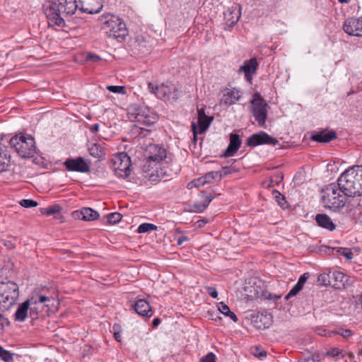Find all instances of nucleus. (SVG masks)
<instances>
[{
	"label": "nucleus",
	"instance_id": "59",
	"mask_svg": "<svg viewBox=\"0 0 362 362\" xmlns=\"http://www.w3.org/2000/svg\"><path fill=\"white\" fill-rule=\"evenodd\" d=\"M114 337L115 339L117 341H121V336H120V332H115L114 333Z\"/></svg>",
	"mask_w": 362,
	"mask_h": 362
},
{
	"label": "nucleus",
	"instance_id": "17",
	"mask_svg": "<svg viewBox=\"0 0 362 362\" xmlns=\"http://www.w3.org/2000/svg\"><path fill=\"white\" fill-rule=\"evenodd\" d=\"M103 0H78V9L90 14L98 13L103 8Z\"/></svg>",
	"mask_w": 362,
	"mask_h": 362
},
{
	"label": "nucleus",
	"instance_id": "11",
	"mask_svg": "<svg viewBox=\"0 0 362 362\" xmlns=\"http://www.w3.org/2000/svg\"><path fill=\"white\" fill-rule=\"evenodd\" d=\"M148 86L151 93L155 94L157 98L161 100H175L179 97L177 90L173 84L165 85L162 83L156 85L153 83H148Z\"/></svg>",
	"mask_w": 362,
	"mask_h": 362
},
{
	"label": "nucleus",
	"instance_id": "7",
	"mask_svg": "<svg viewBox=\"0 0 362 362\" xmlns=\"http://www.w3.org/2000/svg\"><path fill=\"white\" fill-rule=\"evenodd\" d=\"M340 189L338 184L331 183L322 190V195L321 199L325 204V206L334 210L341 209L344 206L346 203V198L344 194L340 193Z\"/></svg>",
	"mask_w": 362,
	"mask_h": 362
},
{
	"label": "nucleus",
	"instance_id": "47",
	"mask_svg": "<svg viewBox=\"0 0 362 362\" xmlns=\"http://www.w3.org/2000/svg\"><path fill=\"white\" fill-rule=\"evenodd\" d=\"M219 175V180L224 176H226L232 173V169L230 167H223L221 170L218 171Z\"/></svg>",
	"mask_w": 362,
	"mask_h": 362
},
{
	"label": "nucleus",
	"instance_id": "34",
	"mask_svg": "<svg viewBox=\"0 0 362 362\" xmlns=\"http://www.w3.org/2000/svg\"><path fill=\"white\" fill-rule=\"evenodd\" d=\"M250 354L260 360H264L267 355V351L260 346H252L250 348Z\"/></svg>",
	"mask_w": 362,
	"mask_h": 362
},
{
	"label": "nucleus",
	"instance_id": "57",
	"mask_svg": "<svg viewBox=\"0 0 362 362\" xmlns=\"http://www.w3.org/2000/svg\"><path fill=\"white\" fill-rule=\"evenodd\" d=\"M329 332H327V330H325L322 328H320L317 330V334L321 336H327V334H329Z\"/></svg>",
	"mask_w": 362,
	"mask_h": 362
},
{
	"label": "nucleus",
	"instance_id": "23",
	"mask_svg": "<svg viewBox=\"0 0 362 362\" xmlns=\"http://www.w3.org/2000/svg\"><path fill=\"white\" fill-rule=\"evenodd\" d=\"M211 121L212 118L206 115L198 117V127L194 123L192 124L194 135L195 136L197 133L200 134L204 133L211 124Z\"/></svg>",
	"mask_w": 362,
	"mask_h": 362
},
{
	"label": "nucleus",
	"instance_id": "43",
	"mask_svg": "<svg viewBox=\"0 0 362 362\" xmlns=\"http://www.w3.org/2000/svg\"><path fill=\"white\" fill-rule=\"evenodd\" d=\"M107 90L115 93H120L124 95L126 93V88L124 86H109Z\"/></svg>",
	"mask_w": 362,
	"mask_h": 362
},
{
	"label": "nucleus",
	"instance_id": "29",
	"mask_svg": "<svg viewBox=\"0 0 362 362\" xmlns=\"http://www.w3.org/2000/svg\"><path fill=\"white\" fill-rule=\"evenodd\" d=\"M346 354V351L341 349L338 347H330L327 349L325 351L322 352V356L334 358L336 360H339L341 358H345Z\"/></svg>",
	"mask_w": 362,
	"mask_h": 362
},
{
	"label": "nucleus",
	"instance_id": "52",
	"mask_svg": "<svg viewBox=\"0 0 362 362\" xmlns=\"http://www.w3.org/2000/svg\"><path fill=\"white\" fill-rule=\"evenodd\" d=\"M203 181H204V176L194 180L193 182V184H194V187H200L206 184V183H204Z\"/></svg>",
	"mask_w": 362,
	"mask_h": 362
},
{
	"label": "nucleus",
	"instance_id": "51",
	"mask_svg": "<svg viewBox=\"0 0 362 362\" xmlns=\"http://www.w3.org/2000/svg\"><path fill=\"white\" fill-rule=\"evenodd\" d=\"M307 279H308L307 274H303V275H301L300 276L296 284H298L299 286H300L303 288V285L306 282Z\"/></svg>",
	"mask_w": 362,
	"mask_h": 362
},
{
	"label": "nucleus",
	"instance_id": "19",
	"mask_svg": "<svg viewBox=\"0 0 362 362\" xmlns=\"http://www.w3.org/2000/svg\"><path fill=\"white\" fill-rule=\"evenodd\" d=\"M240 98V91L235 88H226L220 100L221 105H231Z\"/></svg>",
	"mask_w": 362,
	"mask_h": 362
},
{
	"label": "nucleus",
	"instance_id": "3",
	"mask_svg": "<svg viewBox=\"0 0 362 362\" xmlns=\"http://www.w3.org/2000/svg\"><path fill=\"white\" fill-rule=\"evenodd\" d=\"M340 191L346 197L362 195V165L346 170L337 180Z\"/></svg>",
	"mask_w": 362,
	"mask_h": 362
},
{
	"label": "nucleus",
	"instance_id": "45",
	"mask_svg": "<svg viewBox=\"0 0 362 362\" xmlns=\"http://www.w3.org/2000/svg\"><path fill=\"white\" fill-rule=\"evenodd\" d=\"M20 204L25 208H31L37 206V202L33 199H22Z\"/></svg>",
	"mask_w": 362,
	"mask_h": 362
},
{
	"label": "nucleus",
	"instance_id": "2",
	"mask_svg": "<svg viewBox=\"0 0 362 362\" xmlns=\"http://www.w3.org/2000/svg\"><path fill=\"white\" fill-rule=\"evenodd\" d=\"M44 12L49 25H65L64 17L73 15L78 8V0H57L44 5Z\"/></svg>",
	"mask_w": 362,
	"mask_h": 362
},
{
	"label": "nucleus",
	"instance_id": "35",
	"mask_svg": "<svg viewBox=\"0 0 362 362\" xmlns=\"http://www.w3.org/2000/svg\"><path fill=\"white\" fill-rule=\"evenodd\" d=\"M61 209L62 208L59 204H54L49 207L41 209L40 211L42 214L50 216L59 214Z\"/></svg>",
	"mask_w": 362,
	"mask_h": 362
},
{
	"label": "nucleus",
	"instance_id": "53",
	"mask_svg": "<svg viewBox=\"0 0 362 362\" xmlns=\"http://www.w3.org/2000/svg\"><path fill=\"white\" fill-rule=\"evenodd\" d=\"M345 281H347V283H343L341 287H344L346 286H351L354 283V280L347 275Z\"/></svg>",
	"mask_w": 362,
	"mask_h": 362
},
{
	"label": "nucleus",
	"instance_id": "40",
	"mask_svg": "<svg viewBox=\"0 0 362 362\" xmlns=\"http://www.w3.org/2000/svg\"><path fill=\"white\" fill-rule=\"evenodd\" d=\"M122 215L119 213L115 212L107 215V220L110 224H116L122 219Z\"/></svg>",
	"mask_w": 362,
	"mask_h": 362
},
{
	"label": "nucleus",
	"instance_id": "27",
	"mask_svg": "<svg viewBox=\"0 0 362 362\" xmlns=\"http://www.w3.org/2000/svg\"><path fill=\"white\" fill-rule=\"evenodd\" d=\"M315 221L319 226L327 229L329 231H332L335 229V224L327 214H320L316 215Z\"/></svg>",
	"mask_w": 362,
	"mask_h": 362
},
{
	"label": "nucleus",
	"instance_id": "22",
	"mask_svg": "<svg viewBox=\"0 0 362 362\" xmlns=\"http://www.w3.org/2000/svg\"><path fill=\"white\" fill-rule=\"evenodd\" d=\"M241 145V139L240 136L236 134H230V144L227 147L225 153V157L233 156L239 149Z\"/></svg>",
	"mask_w": 362,
	"mask_h": 362
},
{
	"label": "nucleus",
	"instance_id": "42",
	"mask_svg": "<svg viewBox=\"0 0 362 362\" xmlns=\"http://www.w3.org/2000/svg\"><path fill=\"white\" fill-rule=\"evenodd\" d=\"M334 333L341 336L344 338H349L353 334V332L349 329L339 328L333 331Z\"/></svg>",
	"mask_w": 362,
	"mask_h": 362
},
{
	"label": "nucleus",
	"instance_id": "10",
	"mask_svg": "<svg viewBox=\"0 0 362 362\" xmlns=\"http://www.w3.org/2000/svg\"><path fill=\"white\" fill-rule=\"evenodd\" d=\"M112 168L115 175L122 178H126L130 174L131 160L126 153H119L112 160Z\"/></svg>",
	"mask_w": 362,
	"mask_h": 362
},
{
	"label": "nucleus",
	"instance_id": "26",
	"mask_svg": "<svg viewBox=\"0 0 362 362\" xmlns=\"http://www.w3.org/2000/svg\"><path fill=\"white\" fill-rule=\"evenodd\" d=\"M78 218L83 221H91L99 218V213L91 208L84 207L80 211H76Z\"/></svg>",
	"mask_w": 362,
	"mask_h": 362
},
{
	"label": "nucleus",
	"instance_id": "46",
	"mask_svg": "<svg viewBox=\"0 0 362 362\" xmlns=\"http://www.w3.org/2000/svg\"><path fill=\"white\" fill-rule=\"evenodd\" d=\"M200 362H216V356L210 352L200 359Z\"/></svg>",
	"mask_w": 362,
	"mask_h": 362
},
{
	"label": "nucleus",
	"instance_id": "6",
	"mask_svg": "<svg viewBox=\"0 0 362 362\" xmlns=\"http://www.w3.org/2000/svg\"><path fill=\"white\" fill-rule=\"evenodd\" d=\"M18 286L13 281L0 282V312L8 310L19 296ZM0 317L2 315L0 313Z\"/></svg>",
	"mask_w": 362,
	"mask_h": 362
},
{
	"label": "nucleus",
	"instance_id": "8",
	"mask_svg": "<svg viewBox=\"0 0 362 362\" xmlns=\"http://www.w3.org/2000/svg\"><path fill=\"white\" fill-rule=\"evenodd\" d=\"M9 143L23 158L33 157L36 153L35 142L30 135L21 134L13 136Z\"/></svg>",
	"mask_w": 362,
	"mask_h": 362
},
{
	"label": "nucleus",
	"instance_id": "62",
	"mask_svg": "<svg viewBox=\"0 0 362 362\" xmlns=\"http://www.w3.org/2000/svg\"><path fill=\"white\" fill-rule=\"evenodd\" d=\"M350 361L354 358V355L352 353L347 352L346 356Z\"/></svg>",
	"mask_w": 362,
	"mask_h": 362
},
{
	"label": "nucleus",
	"instance_id": "39",
	"mask_svg": "<svg viewBox=\"0 0 362 362\" xmlns=\"http://www.w3.org/2000/svg\"><path fill=\"white\" fill-rule=\"evenodd\" d=\"M284 180L282 172L276 171L271 176V183L273 186L279 185Z\"/></svg>",
	"mask_w": 362,
	"mask_h": 362
},
{
	"label": "nucleus",
	"instance_id": "36",
	"mask_svg": "<svg viewBox=\"0 0 362 362\" xmlns=\"http://www.w3.org/2000/svg\"><path fill=\"white\" fill-rule=\"evenodd\" d=\"M13 354L0 346V358L5 362H13Z\"/></svg>",
	"mask_w": 362,
	"mask_h": 362
},
{
	"label": "nucleus",
	"instance_id": "25",
	"mask_svg": "<svg viewBox=\"0 0 362 362\" xmlns=\"http://www.w3.org/2000/svg\"><path fill=\"white\" fill-rule=\"evenodd\" d=\"M337 138V134L333 130H322L316 132L312 136V139L315 141L321 143H327Z\"/></svg>",
	"mask_w": 362,
	"mask_h": 362
},
{
	"label": "nucleus",
	"instance_id": "5",
	"mask_svg": "<svg viewBox=\"0 0 362 362\" xmlns=\"http://www.w3.org/2000/svg\"><path fill=\"white\" fill-rule=\"evenodd\" d=\"M127 115L131 121L136 122L137 126L141 125L139 128L142 131H148L146 127L151 126L158 119L156 115L145 106L132 105Z\"/></svg>",
	"mask_w": 362,
	"mask_h": 362
},
{
	"label": "nucleus",
	"instance_id": "38",
	"mask_svg": "<svg viewBox=\"0 0 362 362\" xmlns=\"http://www.w3.org/2000/svg\"><path fill=\"white\" fill-rule=\"evenodd\" d=\"M157 228V226L152 223H144L141 224L137 229V232L139 233H144L154 230Z\"/></svg>",
	"mask_w": 362,
	"mask_h": 362
},
{
	"label": "nucleus",
	"instance_id": "49",
	"mask_svg": "<svg viewBox=\"0 0 362 362\" xmlns=\"http://www.w3.org/2000/svg\"><path fill=\"white\" fill-rule=\"evenodd\" d=\"M205 289L206 291V293L213 298H216L218 296V291L217 290L212 286H206Z\"/></svg>",
	"mask_w": 362,
	"mask_h": 362
},
{
	"label": "nucleus",
	"instance_id": "9",
	"mask_svg": "<svg viewBox=\"0 0 362 362\" xmlns=\"http://www.w3.org/2000/svg\"><path fill=\"white\" fill-rule=\"evenodd\" d=\"M267 103L260 94L255 93L251 101L252 115L259 127H264L267 119Z\"/></svg>",
	"mask_w": 362,
	"mask_h": 362
},
{
	"label": "nucleus",
	"instance_id": "56",
	"mask_svg": "<svg viewBox=\"0 0 362 362\" xmlns=\"http://www.w3.org/2000/svg\"><path fill=\"white\" fill-rule=\"evenodd\" d=\"M112 330H113V333H115V332H121V326L118 324H115L112 327Z\"/></svg>",
	"mask_w": 362,
	"mask_h": 362
},
{
	"label": "nucleus",
	"instance_id": "44",
	"mask_svg": "<svg viewBox=\"0 0 362 362\" xmlns=\"http://www.w3.org/2000/svg\"><path fill=\"white\" fill-rule=\"evenodd\" d=\"M301 290L302 288L296 284L290 290L286 296L285 298L288 300L291 297L296 296Z\"/></svg>",
	"mask_w": 362,
	"mask_h": 362
},
{
	"label": "nucleus",
	"instance_id": "31",
	"mask_svg": "<svg viewBox=\"0 0 362 362\" xmlns=\"http://www.w3.org/2000/svg\"><path fill=\"white\" fill-rule=\"evenodd\" d=\"M203 197L204 199L202 202H195L193 204V210L194 212H203L214 198L211 194H207L206 193H203Z\"/></svg>",
	"mask_w": 362,
	"mask_h": 362
},
{
	"label": "nucleus",
	"instance_id": "28",
	"mask_svg": "<svg viewBox=\"0 0 362 362\" xmlns=\"http://www.w3.org/2000/svg\"><path fill=\"white\" fill-rule=\"evenodd\" d=\"M217 313H222L223 315L228 317H236L234 313L230 311L229 307L223 302L218 303L216 308H213L207 310V313L210 316L216 315Z\"/></svg>",
	"mask_w": 362,
	"mask_h": 362
},
{
	"label": "nucleus",
	"instance_id": "12",
	"mask_svg": "<svg viewBox=\"0 0 362 362\" xmlns=\"http://www.w3.org/2000/svg\"><path fill=\"white\" fill-rule=\"evenodd\" d=\"M160 165L158 163L153 160L150 161L149 159L145 158L144 163L142 165V171L145 177L148 178L151 182H158L165 174V172H163L162 169L160 171L158 170V165Z\"/></svg>",
	"mask_w": 362,
	"mask_h": 362
},
{
	"label": "nucleus",
	"instance_id": "1",
	"mask_svg": "<svg viewBox=\"0 0 362 362\" xmlns=\"http://www.w3.org/2000/svg\"><path fill=\"white\" fill-rule=\"evenodd\" d=\"M59 305L47 288H36L26 300L19 304L14 317H28V315L49 317L58 310Z\"/></svg>",
	"mask_w": 362,
	"mask_h": 362
},
{
	"label": "nucleus",
	"instance_id": "41",
	"mask_svg": "<svg viewBox=\"0 0 362 362\" xmlns=\"http://www.w3.org/2000/svg\"><path fill=\"white\" fill-rule=\"evenodd\" d=\"M217 178L219 180V175H218V171H211V172L207 173L204 176L203 182L204 183H211L213 182V180H214Z\"/></svg>",
	"mask_w": 362,
	"mask_h": 362
},
{
	"label": "nucleus",
	"instance_id": "30",
	"mask_svg": "<svg viewBox=\"0 0 362 362\" xmlns=\"http://www.w3.org/2000/svg\"><path fill=\"white\" fill-rule=\"evenodd\" d=\"M272 318H245L247 323L250 322L258 329L269 328L272 323Z\"/></svg>",
	"mask_w": 362,
	"mask_h": 362
},
{
	"label": "nucleus",
	"instance_id": "63",
	"mask_svg": "<svg viewBox=\"0 0 362 362\" xmlns=\"http://www.w3.org/2000/svg\"><path fill=\"white\" fill-rule=\"evenodd\" d=\"M206 115L203 110H198V117Z\"/></svg>",
	"mask_w": 362,
	"mask_h": 362
},
{
	"label": "nucleus",
	"instance_id": "55",
	"mask_svg": "<svg viewBox=\"0 0 362 362\" xmlns=\"http://www.w3.org/2000/svg\"><path fill=\"white\" fill-rule=\"evenodd\" d=\"M188 238L187 236H181L177 238V243L179 245H181L184 242L187 241Z\"/></svg>",
	"mask_w": 362,
	"mask_h": 362
},
{
	"label": "nucleus",
	"instance_id": "61",
	"mask_svg": "<svg viewBox=\"0 0 362 362\" xmlns=\"http://www.w3.org/2000/svg\"><path fill=\"white\" fill-rule=\"evenodd\" d=\"M89 59H93V61L96 62V61H98L100 58L99 56L92 55V56L89 57Z\"/></svg>",
	"mask_w": 362,
	"mask_h": 362
},
{
	"label": "nucleus",
	"instance_id": "21",
	"mask_svg": "<svg viewBox=\"0 0 362 362\" xmlns=\"http://www.w3.org/2000/svg\"><path fill=\"white\" fill-rule=\"evenodd\" d=\"M135 312L141 317H151L153 315L150 304L144 299H139L134 303Z\"/></svg>",
	"mask_w": 362,
	"mask_h": 362
},
{
	"label": "nucleus",
	"instance_id": "4",
	"mask_svg": "<svg viewBox=\"0 0 362 362\" xmlns=\"http://www.w3.org/2000/svg\"><path fill=\"white\" fill-rule=\"evenodd\" d=\"M102 31L110 38L122 41L128 35L124 22L119 17L111 15H103L99 18Z\"/></svg>",
	"mask_w": 362,
	"mask_h": 362
},
{
	"label": "nucleus",
	"instance_id": "48",
	"mask_svg": "<svg viewBox=\"0 0 362 362\" xmlns=\"http://www.w3.org/2000/svg\"><path fill=\"white\" fill-rule=\"evenodd\" d=\"M276 195L275 196V198L276 202L281 207L284 208L285 204H286L284 197L279 192H276Z\"/></svg>",
	"mask_w": 362,
	"mask_h": 362
},
{
	"label": "nucleus",
	"instance_id": "54",
	"mask_svg": "<svg viewBox=\"0 0 362 362\" xmlns=\"http://www.w3.org/2000/svg\"><path fill=\"white\" fill-rule=\"evenodd\" d=\"M99 127H100L99 124L96 123V124H94L90 126L88 128L92 133H96L98 132Z\"/></svg>",
	"mask_w": 362,
	"mask_h": 362
},
{
	"label": "nucleus",
	"instance_id": "37",
	"mask_svg": "<svg viewBox=\"0 0 362 362\" xmlns=\"http://www.w3.org/2000/svg\"><path fill=\"white\" fill-rule=\"evenodd\" d=\"M338 255L344 256L346 259L350 260L353 258V253L349 248L336 247L334 248Z\"/></svg>",
	"mask_w": 362,
	"mask_h": 362
},
{
	"label": "nucleus",
	"instance_id": "33",
	"mask_svg": "<svg viewBox=\"0 0 362 362\" xmlns=\"http://www.w3.org/2000/svg\"><path fill=\"white\" fill-rule=\"evenodd\" d=\"M10 165V156H8L5 151L0 153V173L8 170Z\"/></svg>",
	"mask_w": 362,
	"mask_h": 362
},
{
	"label": "nucleus",
	"instance_id": "16",
	"mask_svg": "<svg viewBox=\"0 0 362 362\" xmlns=\"http://www.w3.org/2000/svg\"><path fill=\"white\" fill-rule=\"evenodd\" d=\"M64 166L69 171H76L79 173H88L90 165L82 157L76 158H68L64 163Z\"/></svg>",
	"mask_w": 362,
	"mask_h": 362
},
{
	"label": "nucleus",
	"instance_id": "15",
	"mask_svg": "<svg viewBox=\"0 0 362 362\" xmlns=\"http://www.w3.org/2000/svg\"><path fill=\"white\" fill-rule=\"evenodd\" d=\"M277 143L278 141L276 139L272 138L264 132H260L259 133L254 134L248 137L246 144L248 146L255 147L264 144H269L275 146Z\"/></svg>",
	"mask_w": 362,
	"mask_h": 362
},
{
	"label": "nucleus",
	"instance_id": "58",
	"mask_svg": "<svg viewBox=\"0 0 362 362\" xmlns=\"http://www.w3.org/2000/svg\"><path fill=\"white\" fill-rule=\"evenodd\" d=\"M160 323V318H155L152 323V327H156Z\"/></svg>",
	"mask_w": 362,
	"mask_h": 362
},
{
	"label": "nucleus",
	"instance_id": "13",
	"mask_svg": "<svg viewBox=\"0 0 362 362\" xmlns=\"http://www.w3.org/2000/svg\"><path fill=\"white\" fill-rule=\"evenodd\" d=\"M144 156L150 161L153 160L160 164L166 158V151L159 145L151 144L146 147Z\"/></svg>",
	"mask_w": 362,
	"mask_h": 362
},
{
	"label": "nucleus",
	"instance_id": "60",
	"mask_svg": "<svg viewBox=\"0 0 362 362\" xmlns=\"http://www.w3.org/2000/svg\"><path fill=\"white\" fill-rule=\"evenodd\" d=\"M207 221H204V220H199L197 221V223H198V226L199 227H202L203 226L205 223H206Z\"/></svg>",
	"mask_w": 362,
	"mask_h": 362
},
{
	"label": "nucleus",
	"instance_id": "50",
	"mask_svg": "<svg viewBox=\"0 0 362 362\" xmlns=\"http://www.w3.org/2000/svg\"><path fill=\"white\" fill-rule=\"evenodd\" d=\"M9 325L8 318H0V334L4 332L5 327Z\"/></svg>",
	"mask_w": 362,
	"mask_h": 362
},
{
	"label": "nucleus",
	"instance_id": "24",
	"mask_svg": "<svg viewBox=\"0 0 362 362\" xmlns=\"http://www.w3.org/2000/svg\"><path fill=\"white\" fill-rule=\"evenodd\" d=\"M329 278V284H333V286L336 288H340L343 283H347L345 281L346 275L339 271L329 272L327 274Z\"/></svg>",
	"mask_w": 362,
	"mask_h": 362
},
{
	"label": "nucleus",
	"instance_id": "20",
	"mask_svg": "<svg viewBox=\"0 0 362 362\" xmlns=\"http://www.w3.org/2000/svg\"><path fill=\"white\" fill-rule=\"evenodd\" d=\"M241 16V7L239 5H235L229 8L224 13V19L226 25L233 26L238 23Z\"/></svg>",
	"mask_w": 362,
	"mask_h": 362
},
{
	"label": "nucleus",
	"instance_id": "32",
	"mask_svg": "<svg viewBox=\"0 0 362 362\" xmlns=\"http://www.w3.org/2000/svg\"><path fill=\"white\" fill-rule=\"evenodd\" d=\"M89 153L94 158H101L104 156L105 153L103 151V148L100 146V145L95 143L92 144L88 147Z\"/></svg>",
	"mask_w": 362,
	"mask_h": 362
},
{
	"label": "nucleus",
	"instance_id": "18",
	"mask_svg": "<svg viewBox=\"0 0 362 362\" xmlns=\"http://www.w3.org/2000/svg\"><path fill=\"white\" fill-rule=\"evenodd\" d=\"M257 68L258 62L256 58H252L250 60H246L243 62V64L238 69V73H243L245 81L250 83Z\"/></svg>",
	"mask_w": 362,
	"mask_h": 362
},
{
	"label": "nucleus",
	"instance_id": "64",
	"mask_svg": "<svg viewBox=\"0 0 362 362\" xmlns=\"http://www.w3.org/2000/svg\"><path fill=\"white\" fill-rule=\"evenodd\" d=\"M267 298L269 299H272V298L278 299L280 298V296H276V295L273 296L272 294H269Z\"/></svg>",
	"mask_w": 362,
	"mask_h": 362
},
{
	"label": "nucleus",
	"instance_id": "14",
	"mask_svg": "<svg viewBox=\"0 0 362 362\" xmlns=\"http://www.w3.org/2000/svg\"><path fill=\"white\" fill-rule=\"evenodd\" d=\"M343 29L349 35L362 37V16L346 19L344 23Z\"/></svg>",
	"mask_w": 362,
	"mask_h": 362
}]
</instances>
